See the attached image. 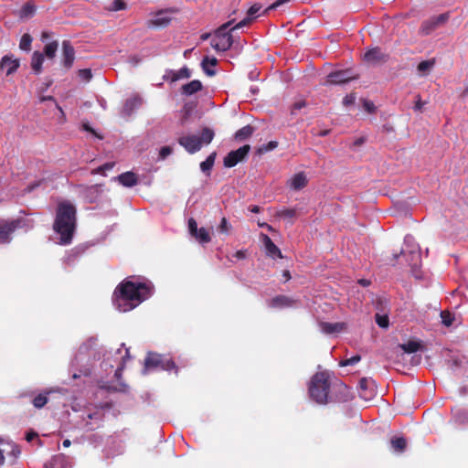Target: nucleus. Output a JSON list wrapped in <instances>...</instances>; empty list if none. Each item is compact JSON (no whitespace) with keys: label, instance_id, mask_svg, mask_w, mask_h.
<instances>
[{"label":"nucleus","instance_id":"1","mask_svg":"<svg viewBox=\"0 0 468 468\" xmlns=\"http://www.w3.org/2000/svg\"><path fill=\"white\" fill-rule=\"evenodd\" d=\"M153 290L154 286L150 282H133L125 279L115 288L112 302L120 312L126 313L148 299Z\"/></svg>","mask_w":468,"mask_h":468},{"label":"nucleus","instance_id":"2","mask_svg":"<svg viewBox=\"0 0 468 468\" xmlns=\"http://www.w3.org/2000/svg\"><path fill=\"white\" fill-rule=\"evenodd\" d=\"M77 226V209L69 201L58 204L53 229L59 234L60 244L71 243Z\"/></svg>","mask_w":468,"mask_h":468},{"label":"nucleus","instance_id":"3","mask_svg":"<svg viewBox=\"0 0 468 468\" xmlns=\"http://www.w3.org/2000/svg\"><path fill=\"white\" fill-rule=\"evenodd\" d=\"M329 378V374L322 371L315 373L309 382V396L317 404L324 405L330 402L329 392L332 385Z\"/></svg>","mask_w":468,"mask_h":468},{"label":"nucleus","instance_id":"4","mask_svg":"<svg viewBox=\"0 0 468 468\" xmlns=\"http://www.w3.org/2000/svg\"><path fill=\"white\" fill-rule=\"evenodd\" d=\"M160 368L165 371H172L177 374V367L173 359L165 355L149 352L144 359V374H146L150 369Z\"/></svg>","mask_w":468,"mask_h":468},{"label":"nucleus","instance_id":"5","mask_svg":"<svg viewBox=\"0 0 468 468\" xmlns=\"http://www.w3.org/2000/svg\"><path fill=\"white\" fill-rule=\"evenodd\" d=\"M233 21H229L223 25H221L218 28L216 29L214 33V37L211 40V47L217 51H227L229 50L232 44L233 38L231 35V28L229 31L228 29L232 25Z\"/></svg>","mask_w":468,"mask_h":468},{"label":"nucleus","instance_id":"6","mask_svg":"<svg viewBox=\"0 0 468 468\" xmlns=\"http://www.w3.org/2000/svg\"><path fill=\"white\" fill-rule=\"evenodd\" d=\"M23 219H0V244H8L13 239V234L22 228Z\"/></svg>","mask_w":468,"mask_h":468},{"label":"nucleus","instance_id":"7","mask_svg":"<svg viewBox=\"0 0 468 468\" xmlns=\"http://www.w3.org/2000/svg\"><path fill=\"white\" fill-rule=\"evenodd\" d=\"M333 390L334 394L330 398V402H346L354 398L350 388L340 380L333 384Z\"/></svg>","mask_w":468,"mask_h":468},{"label":"nucleus","instance_id":"8","mask_svg":"<svg viewBox=\"0 0 468 468\" xmlns=\"http://www.w3.org/2000/svg\"><path fill=\"white\" fill-rule=\"evenodd\" d=\"M250 150V146L249 144H245L237 150L229 152L224 157V161H223L224 165L226 167L235 166L239 162H241L245 159V157L248 155Z\"/></svg>","mask_w":468,"mask_h":468},{"label":"nucleus","instance_id":"9","mask_svg":"<svg viewBox=\"0 0 468 468\" xmlns=\"http://www.w3.org/2000/svg\"><path fill=\"white\" fill-rule=\"evenodd\" d=\"M103 187L104 185L102 184L82 186L81 195L86 202L93 204L101 199L104 190Z\"/></svg>","mask_w":468,"mask_h":468},{"label":"nucleus","instance_id":"10","mask_svg":"<svg viewBox=\"0 0 468 468\" xmlns=\"http://www.w3.org/2000/svg\"><path fill=\"white\" fill-rule=\"evenodd\" d=\"M358 391L361 399L370 400L376 396V383L370 378H362L358 383Z\"/></svg>","mask_w":468,"mask_h":468},{"label":"nucleus","instance_id":"11","mask_svg":"<svg viewBox=\"0 0 468 468\" xmlns=\"http://www.w3.org/2000/svg\"><path fill=\"white\" fill-rule=\"evenodd\" d=\"M356 79H357V75H353L350 69L335 70L327 75L326 82L329 84H344Z\"/></svg>","mask_w":468,"mask_h":468},{"label":"nucleus","instance_id":"12","mask_svg":"<svg viewBox=\"0 0 468 468\" xmlns=\"http://www.w3.org/2000/svg\"><path fill=\"white\" fill-rule=\"evenodd\" d=\"M177 142L189 154H195L201 149L200 140L196 135L181 136Z\"/></svg>","mask_w":468,"mask_h":468},{"label":"nucleus","instance_id":"13","mask_svg":"<svg viewBox=\"0 0 468 468\" xmlns=\"http://www.w3.org/2000/svg\"><path fill=\"white\" fill-rule=\"evenodd\" d=\"M388 59V56L384 54L378 47L372 48L364 54V60L371 64L384 63Z\"/></svg>","mask_w":468,"mask_h":468},{"label":"nucleus","instance_id":"14","mask_svg":"<svg viewBox=\"0 0 468 468\" xmlns=\"http://www.w3.org/2000/svg\"><path fill=\"white\" fill-rule=\"evenodd\" d=\"M171 22V17L165 11L157 12L152 18L147 20L146 27L148 28L165 27Z\"/></svg>","mask_w":468,"mask_h":468},{"label":"nucleus","instance_id":"15","mask_svg":"<svg viewBox=\"0 0 468 468\" xmlns=\"http://www.w3.org/2000/svg\"><path fill=\"white\" fill-rule=\"evenodd\" d=\"M62 64L66 69H70L75 59V50L69 41L62 42Z\"/></svg>","mask_w":468,"mask_h":468},{"label":"nucleus","instance_id":"16","mask_svg":"<svg viewBox=\"0 0 468 468\" xmlns=\"http://www.w3.org/2000/svg\"><path fill=\"white\" fill-rule=\"evenodd\" d=\"M261 241L264 245L266 255L275 259L280 258L282 259L283 256L282 254L281 250L273 243L271 238L266 234L261 235Z\"/></svg>","mask_w":468,"mask_h":468},{"label":"nucleus","instance_id":"17","mask_svg":"<svg viewBox=\"0 0 468 468\" xmlns=\"http://www.w3.org/2000/svg\"><path fill=\"white\" fill-rule=\"evenodd\" d=\"M19 59L14 58L13 55H5L1 58L0 69L6 71V75L15 73L19 68Z\"/></svg>","mask_w":468,"mask_h":468},{"label":"nucleus","instance_id":"18","mask_svg":"<svg viewBox=\"0 0 468 468\" xmlns=\"http://www.w3.org/2000/svg\"><path fill=\"white\" fill-rule=\"evenodd\" d=\"M142 105V98L138 95H134L126 100L122 114L125 117H130L134 110L138 109Z\"/></svg>","mask_w":468,"mask_h":468},{"label":"nucleus","instance_id":"19","mask_svg":"<svg viewBox=\"0 0 468 468\" xmlns=\"http://www.w3.org/2000/svg\"><path fill=\"white\" fill-rule=\"evenodd\" d=\"M261 9V4L257 3V4L252 5L250 7V9L248 10L247 17H245L240 22H239L238 24L233 26L231 27V30L239 29L243 27H247V26L250 25L252 23V21L254 20L253 16L256 15Z\"/></svg>","mask_w":468,"mask_h":468},{"label":"nucleus","instance_id":"20","mask_svg":"<svg viewBox=\"0 0 468 468\" xmlns=\"http://www.w3.org/2000/svg\"><path fill=\"white\" fill-rule=\"evenodd\" d=\"M114 179L118 180L121 185L126 187L134 186L138 183V176L132 171L122 173Z\"/></svg>","mask_w":468,"mask_h":468},{"label":"nucleus","instance_id":"21","mask_svg":"<svg viewBox=\"0 0 468 468\" xmlns=\"http://www.w3.org/2000/svg\"><path fill=\"white\" fill-rule=\"evenodd\" d=\"M308 180L303 172L295 174L290 180L289 186L293 190H301L307 186Z\"/></svg>","mask_w":468,"mask_h":468},{"label":"nucleus","instance_id":"22","mask_svg":"<svg viewBox=\"0 0 468 468\" xmlns=\"http://www.w3.org/2000/svg\"><path fill=\"white\" fill-rule=\"evenodd\" d=\"M295 301L286 295H277L271 299L270 305L274 308L292 307Z\"/></svg>","mask_w":468,"mask_h":468},{"label":"nucleus","instance_id":"23","mask_svg":"<svg viewBox=\"0 0 468 468\" xmlns=\"http://www.w3.org/2000/svg\"><path fill=\"white\" fill-rule=\"evenodd\" d=\"M320 328L323 333L331 335L342 332L345 329V324L322 322L320 323Z\"/></svg>","mask_w":468,"mask_h":468},{"label":"nucleus","instance_id":"24","mask_svg":"<svg viewBox=\"0 0 468 468\" xmlns=\"http://www.w3.org/2000/svg\"><path fill=\"white\" fill-rule=\"evenodd\" d=\"M203 88V85L200 80H194L185 85L182 86L181 90L182 93L187 96L193 95L196 92L201 90Z\"/></svg>","mask_w":468,"mask_h":468},{"label":"nucleus","instance_id":"25","mask_svg":"<svg viewBox=\"0 0 468 468\" xmlns=\"http://www.w3.org/2000/svg\"><path fill=\"white\" fill-rule=\"evenodd\" d=\"M399 347L401 348L405 353L411 354L421 350L423 346L420 340H410L405 344L399 345Z\"/></svg>","mask_w":468,"mask_h":468},{"label":"nucleus","instance_id":"26","mask_svg":"<svg viewBox=\"0 0 468 468\" xmlns=\"http://www.w3.org/2000/svg\"><path fill=\"white\" fill-rule=\"evenodd\" d=\"M43 62L44 54L39 51H35L32 55L31 67L36 74H39L41 72Z\"/></svg>","mask_w":468,"mask_h":468},{"label":"nucleus","instance_id":"27","mask_svg":"<svg viewBox=\"0 0 468 468\" xmlns=\"http://www.w3.org/2000/svg\"><path fill=\"white\" fill-rule=\"evenodd\" d=\"M253 133H254V127H252L251 125H246L235 133L234 138L237 141H244V140L248 139L249 137H250Z\"/></svg>","mask_w":468,"mask_h":468},{"label":"nucleus","instance_id":"28","mask_svg":"<svg viewBox=\"0 0 468 468\" xmlns=\"http://www.w3.org/2000/svg\"><path fill=\"white\" fill-rule=\"evenodd\" d=\"M216 156L217 153L213 152L207 157L205 161L200 164V169L202 172L208 176L210 175V171L215 164Z\"/></svg>","mask_w":468,"mask_h":468},{"label":"nucleus","instance_id":"29","mask_svg":"<svg viewBox=\"0 0 468 468\" xmlns=\"http://www.w3.org/2000/svg\"><path fill=\"white\" fill-rule=\"evenodd\" d=\"M50 393L48 390H45L42 393L35 396L32 399V404L36 409H42L48 401V395Z\"/></svg>","mask_w":468,"mask_h":468},{"label":"nucleus","instance_id":"30","mask_svg":"<svg viewBox=\"0 0 468 468\" xmlns=\"http://www.w3.org/2000/svg\"><path fill=\"white\" fill-rule=\"evenodd\" d=\"M438 27L436 21H434L433 17H431L424 22H422L420 27V31L423 35H430L432 31H434Z\"/></svg>","mask_w":468,"mask_h":468},{"label":"nucleus","instance_id":"31","mask_svg":"<svg viewBox=\"0 0 468 468\" xmlns=\"http://www.w3.org/2000/svg\"><path fill=\"white\" fill-rule=\"evenodd\" d=\"M215 136V133L212 129L208 127L203 128L201 132L200 137L198 139L200 140V145L202 146L203 144H208L212 142L213 138Z\"/></svg>","mask_w":468,"mask_h":468},{"label":"nucleus","instance_id":"32","mask_svg":"<svg viewBox=\"0 0 468 468\" xmlns=\"http://www.w3.org/2000/svg\"><path fill=\"white\" fill-rule=\"evenodd\" d=\"M390 442L394 451L398 452H403L407 447V441L403 437H395Z\"/></svg>","mask_w":468,"mask_h":468},{"label":"nucleus","instance_id":"33","mask_svg":"<svg viewBox=\"0 0 468 468\" xmlns=\"http://www.w3.org/2000/svg\"><path fill=\"white\" fill-rule=\"evenodd\" d=\"M36 12V7L31 3H26L19 12L20 18H27L32 16Z\"/></svg>","mask_w":468,"mask_h":468},{"label":"nucleus","instance_id":"34","mask_svg":"<svg viewBox=\"0 0 468 468\" xmlns=\"http://www.w3.org/2000/svg\"><path fill=\"white\" fill-rule=\"evenodd\" d=\"M441 318L442 324L445 325L446 327H450L451 325H452L455 320L454 314L447 310L441 312Z\"/></svg>","mask_w":468,"mask_h":468},{"label":"nucleus","instance_id":"35","mask_svg":"<svg viewBox=\"0 0 468 468\" xmlns=\"http://www.w3.org/2000/svg\"><path fill=\"white\" fill-rule=\"evenodd\" d=\"M193 237L200 243H208L211 240L210 235L205 228H200Z\"/></svg>","mask_w":468,"mask_h":468},{"label":"nucleus","instance_id":"36","mask_svg":"<svg viewBox=\"0 0 468 468\" xmlns=\"http://www.w3.org/2000/svg\"><path fill=\"white\" fill-rule=\"evenodd\" d=\"M58 44L57 41H52L47 44L44 48V54L48 58H53L56 56V52L58 49Z\"/></svg>","mask_w":468,"mask_h":468},{"label":"nucleus","instance_id":"37","mask_svg":"<svg viewBox=\"0 0 468 468\" xmlns=\"http://www.w3.org/2000/svg\"><path fill=\"white\" fill-rule=\"evenodd\" d=\"M191 76V72L188 68L183 67L178 71L173 72L172 81H176L180 79H188Z\"/></svg>","mask_w":468,"mask_h":468},{"label":"nucleus","instance_id":"38","mask_svg":"<svg viewBox=\"0 0 468 468\" xmlns=\"http://www.w3.org/2000/svg\"><path fill=\"white\" fill-rule=\"evenodd\" d=\"M32 37L29 34H24L20 39L19 48L28 51L31 48Z\"/></svg>","mask_w":468,"mask_h":468},{"label":"nucleus","instance_id":"39","mask_svg":"<svg viewBox=\"0 0 468 468\" xmlns=\"http://www.w3.org/2000/svg\"><path fill=\"white\" fill-rule=\"evenodd\" d=\"M375 321L377 324L381 328H388L389 325V318L388 314H376Z\"/></svg>","mask_w":468,"mask_h":468},{"label":"nucleus","instance_id":"40","mask_svg":"<svg viewBox=\"0 0 468 468\" xmlns=\"http://www.w3.org/2000/svg\"><path fill=\"white\" fill-rule=\"evenodd\" d=\"M361 360V356L356 355L349 358L343 359L339 362L340 367L354 366Z\"/></svg>","mask_w":468,"mask_h":468},{"label":"nucleus","instance_id":"41","mask_svg":"<svg viewBox=\"0 0 468 468\" xmlns=\"http://www.w3.org/2000/svg\"><path fill=\"white\" fill-rule=\"evenodd\" d=\"M231 225L228 222L227 218L223 217L218 225V231L222 234L228 235L231 229Z\"/></svg>","mask_w":468,"mask_h":468},{"label":"nucleus","instance_id":"42","mask_svg":"<svg viewBox=\"0 0 468 468\" xmlns=\"http://www.w3.org/2000/svg\"><path fill=\"white\" fill-rule=\"evenodd\" d=\"M291 0H277L275 1L274 3H272L270 6H268L262 13H261V16H266L269 14V12L271 10H274L278 7H280L281 5L290 2Z\"/></svg>","mask_w":468,"mask_h":468},{"label":"nucleus","instance_id":"43","mask_svg":"<svg viewBox=\"0 0 468 468\" xmlns=\"http://www.w3.org/2000/svg\"><path fill=\"white\" fill-rule=\"evenodd\" d=\"M78 76L84 81L88 82L92 79V73L90 69H83L78 71Z\"/></svg>","mask_w":468,"mask_h":468},{"label":"nucleus","instance_id":"44","mask_svg":"<svg viewBox=\"0 0 468 468\" xmlns=\"http://www.w3.org/2000/svg\"><path fill=\"white\" fill-rule=\"evenodd\" d=\"M433 64H434L433 61L423 60L419 63L417 69L420 72H426V71H429L432 68Z\"/></svg>","mask_w":468,"mask_h":468},{"label":"nucleus","instance_id":"45","mask_svg":"<svg viewBox=\"0 0 468 468\" xmlns=\"http://www.w3.org/2000/svg\"><path fill=\"white\" fill-rule=\"evenodd\" d=\"M208 57H205L202 60L201 66L202 69L207 76H214L216 74V70L211 69L210 67H208Z\"/></svg>","mask_w":468,"mask_h":468},{"label":"nucleus","instance_id":"46","mask_svg":"<svg viewBox=\"0 0 468 468\" xmlns=\"http://www.w3.org/2000/svg\"><path fill=\"white\" fill-rule=\"evenodd\" d=\"M277 146H278V142L270 141L267 144L261 146L259 148L258 152L260 154L266 153V152L275 149Z\"/></svg>","mask_w":468,"mask_h":468},{"label":"nucleus","instance_id":"47","mask_svg":"<svg viewBox=\"0 0 468 468\" xmlns=\"http://www.w3.org/2000/svg\"><path fill=\"white\" fill-rule=\"evenodd\" d=\"M434 18V21H436V24L438 25V27L445 24L449 18H450V14L448 12L446 13H443V14H441L439 16H432Z\"/></svg>","mask_w":468,"mask_h":468},{"label":"nucleus","instance_id":"48","mask_svg":"<svg viewBox=\"0 0 468 468\" xmlns=\"http://www.w3.org/2000/svg\"><path fill=\"white\" fill-rule=\"evenodd\" d=\"M125 8H126V4L123 0H114L112 3L111 10H112V11L123 10Z\"/></svg>","mask_w":468,"mask_h":468},{"label":"nucleus","instance_id":"49","mask_svg":"<svg viewBox=\"0 0 468 468\" xmlns=\"http://www.w3.org/2000/svg\"><path fill=\"white\" fill-rule=\"evenodd\" d=\"M282 218H293L296 215V210L293 208H286L278 213Z\"/></svg>","mask_w":468,"mask_h":468},{"label":"nucleus","instance_id":"50","mask_svg":"<svg viewBox=\"0 0 468 468\" xmlns=\"http://www.w3.org/2000/svg\"><path fill=\"white\" fill-rule=\"evenodd\" d=\"M188 229L191 236H194L197 234L199 229H197V223L194 218H190L188 220Z\"/></svg>","mask_w":468,"mask_h":468},{"label":"nucleus","instance_id":"51","mask_svg":"<svg viewBox=\"0 0 468 468\" xmlns=\"http://www.w3.org/2000/svg\"><path fill=\"white\" fill-rule=\"evenodd\" d=\"M173 152V149L171 146H164L161 148L160 152H159V155H160V158L162 159H165L166 158L169 154H171Z\"/></svg>","mask_w":468,"mask_h":468},{"label":"nucleus","instance_id":"52","mask_svg":"<svg viewBox=\"0 0 468 468\" xmlns=\"http://www.w3.org/2000/svg\"><path fill=\"white\" fill-rule=\"evenodd\" d=\"M363 106L365 110L369 113H373L376 111V106L372 101H365Z\"/></svg>","mask_w":468,"mask_h":468},{"label":"nucleus","instance_id":"53","mask_svg":"<svg viewBox=\"0 0 468 468\" xmlns=\"http://www.w3.org/2000/svg\"><path fill=\"white\" fill-rule=\"evenodd\" d=\"M306 103L304 101H297L295 102L293 105H292V113H295L296 111L298 110H301L302 108L305 107Z\"/></svg>","mask_w":468,"mask_h":468},{"label":"nucleus","instance_id":"54","mask_svg":"<svg viewBox=\"0 0 468 468\" xmlns=\"http://www.w3.org/2000/svg\"><path fill=\"white\" fill-rule=\"evenodd\" d=\"M424 104H425V102L421 101L420 96L418 95L417 101L415 102L414 110L418 111V112H421Z\"/></svg>","mask_w":468,"mask_h":468},{"label":"nucleus","instance_id":"55","mask_svg":"<svg viewBox=\"0 0 468 468\" xmlns=\"http://www.w3.org/2000/svg\"><path fill=\"white\" fill-rule=\"evenodd\" d=\"M83 129L87 132H90L92 134H94L96 137H98L99 139H102V136L97 134V133L95 132V130L93 128H91L88 123H84L83 124Z\"/></svg>","mask_w":468,"mask_h":468},{"label":"nucleus","instance_id":"56","mask_svg":"<svg viewBox=\"0 0 468 468\" xmlns=\"http://www.w3.org/2000/svg\"><path fill=\"white\" fill-rule=\"evenodd\" d=\"M115 163L114 162H108V163H105L103 164L101 166L102 170L105 172L107 170H111L113 168Z\"/></svg>","mask_w":468,"mask_h":468},{"label":"nucleus","instance_id":"57","mask_svg":"<svg viewBox=\"0 0 468 468\" xmlns=\"http://www.w3.org/2000/svg\"><path fill=\"white\" fill-rule=\"evenodd\" d=\"M37 437V433L34 432V431H30V432H27V435H26V440L27 441H31L32 440H34L35 438Z\"/></svg>","mask_w":468,"mask_h":468},{"label":"nucleus","instance_id":"58","mask_svg":"<svg viewBox=\"0 0 468 468\" xmlns=\"http://www.w3.org/2000/svg\"><path fill=\"white\" fill-rule=\"evenodd\" d=\"M234 257H236L239 260H243L246 257V252H245V250H238L234 254Z\"/></svg>","mask_w":468,"mask_h":468},{"label":"nucleus","instance_id":"59","mask_svg":"<svg viewBox=\"0 0 468 468\" xmlns=\"http://www.w3.org/2000/svg\"><path fill=\"white\" fill-rule=\"evenodd\" d=\"M354 100L355 98L351 95H346L345 98H344V104L347 105V104H351L354 102Z\"/></svg>","mask_w":468,"mask_h":468},{"label":"nucleus","instance_id":"60","mask_svg":"<svg viewBox=\"0 0 468 468\" xmlns=\"http://www.w3.org/2000/svg\"><path fill=\"white\" fill-rule=\"evenodd\" d=\"M358 283L364 287H367V286L370 285L371 282L367 279H360V280H358Z\"/></svg>","mask_w":468,"mask_h":468},{"label":"nucleus","instance_id":"61","mask_svg":"<svg viewBox=\"0 0 468 468\" xmlns=\"http://www.w3.org/2000/svg\"><path fill=\"white\" fill-rule=\"evenodd\" d=\"M92 175L100 174V175H105V172L102 170L101 166H99L91 171Z\"/></svg>","mask_w":468,"mask_h":468},{"label":"nucleus","instance_id":"62","mask_svg":"<svg viewBox=\"0 0 468 468\" xmlns=\"http://www.w3.org/2000/svg\"><path fill=\"white\" fill-rule=\"evenodd\" d=\"M249 210L252 213H259L261 211V207L259 206L254 205V206H250L249 207Z\"/></svg>","mask_w":468,"mask_h":468},{"label":"nucleus","instance_id":"63","mask_svg":"<svg viewBox=\"0 0 468 468\" xmlns=\"http://www.w3.org/2000/svg\"><path fill=\"white\" fill-rule=\"evenodd\" d=\"M12 453L16 457L17 455L20 454V449L18 446H14L13 449H12Z\"/></svg>","mask_w":468,"mask_h":468},{"label":"nucleus","instance_id":"64","mask_svg":"<svg viewBox=\"0 0 468 468\" xmlns=\"http://www.w3.org/2000/svg\"><path fill=\"white\" fill-rule=\"evenodd\" d=\"M282 276L284 277L286 282L289 281L292 278L290 271H287V270L283 271Z\"/></svg>","mask_w":468,"mask_h":468}]
</instances>
